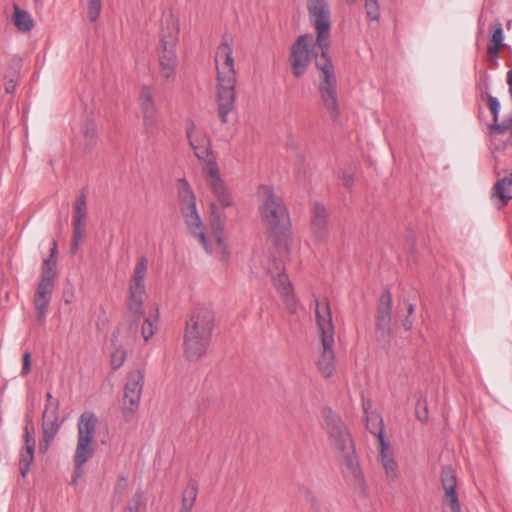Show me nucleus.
I'll list each match as a JSON object with an SVG mask.
<instances>
[{
    "label": "nucleus",
    "mask_w": 512,
    "mask_h": 512,
    "mask_svg": "<svg viewBox=\"0 0 512 512\" xmlns=\"http://www.w3.org/2000/svg\"><path fill=\"white\" fill-rule=\"evenodd\" d=\"M176 190L180 211L191 235L198 240L207 254L215 256L219 262L227 266L231 251L224 237L225 225L216 204H210L213 237L209 239L204 232V225L196 207V197L188 181L185 178L178 179Z\"/></svg>",
    "instance_id": "1"
},
{
    "label": "nucleus",
    "mask_w": 512,
    "mask_h": 512,
    "mask_svg": "<svg viewBox=\"0 0 512 512\" xmlns=\"http://www.w3.org/2000/svg\"><path fill=\"white\" fill-rule=\"evenodd\" d=\"M308 17L316 32L300 35L291 48L290 65L295 77L302 76L311 61L312 56H328L331 38V10L326 0H308Z\"/></svg>",
    "instance_id": "2"
},
{
    "label": "nucleus",
    "mask_w": 512,
    "mask_h": 512,
    "mask_svg": "<svg viewBox=\"0 0 512 512\" xmlns=\"http://www.w3.org/2000/svg\"><path fill=\"white\" fill-rule=\"evenodd\" d=\"M148 271V261L145 257H140L135 265L131 282L129 285V301L128 308L135 315V319L130 322L127 332L136 338L139 328H141V336L145 342H148L158 329V309H154L141 323L140 319L143 315V303L146 297L145 277Z\"/></svg>",
    "instance_id": "3"
},
{
    "label": "nucleus",
    "mask_w": 512,
    "mask_h": 512,
    "mask_svg": "<svg viewBox=\"0 0 512 512\" xmlns=\"http://www.w3.org/2000/svg\"><path fill=\"white\" fill-rule=\"evenodd\" d=\"M324 428L329 441L343 466L345 477L357 482L361 480V470L355 453V445L351 433L340 416L332 410L323 412Z\"/></svg>",
    "instance_id": "4"
},
{
    "label": "nucleus",
    "mask_w": 512,
    "mask_h": 512,
    "mask_svg": "<svg viewBox=\"0 0 512 512\" xmlns=\"http://www.w3.org/2000/svg\"><path fill=\"white\" fill-rule=\"evenodd\" d=\"M215 64L219 117L222 123H226L228 114L235 106V86L237 83L233 48L227 41H222L218 46L215 54Z\"/></svg>",
    "instance_id": "5"
},
{
    "label": "nucleus",
    "mask_w": 512,
    "mask_h": 512,
    "mask_svg": "<svg viewBox=\"0 0 512 512\" xmlns=\"http://www.w3.org/2000/svg\"><path fill=\"white\" fill-rule=\"evenodd\" d=\"M258 193L262 200L259 207L262 223L271 234H283L289 227V214L282 199L269 186H260Z\"/></svg>",
    "instance_id": "6"
},
{
    "label": "nucleus",
    "mask_w": 512,
    "mask_h": 512,
    "mask_svg": "<svg viewBox=\"0 0 512 512\" xmlns=\"http://www.w3.org/2000/svg\"><path fill=\"white\" fill-rule=\"evenodd\" d=\"M178 41V22L173 18L167 19L161 31L158 47L159 73L166 81H174L176 77L178 67L176 48Z\"/></svg>",
    "instance_id": "7"
},
{
    "label": "nucleus",
    "mask_w": 512,
    "mask_h": 512,
    "mask_svg": "<svg viewBox=\"0 0 512 512\" xmlns=\"http://www.w3.org/2000/svg\"><path fill=\"white\" fill-rule=\"evenodd\" d=\"M98 425L97 416L91 411H85L79 417L77 423V445L74 453V464L77 477L82 474L84 464L94 453L93 441Z\"/></svg>",
    "instance_id": "8"
},
{
    "label": "nucleus",
    "mask_w": 512,
    "mask_h": 512,
    "mask_svg": "<svg viewBox=\"0 0 512 512\" xmlns=\"http://www.w3.org/2000/svg\"><path fill=\"white\" fill-rule=\"evenodd\" d=\"M315 58L316 67L320 71L318 90L321 101L330 116L335 120L339 115V105L334 66L328 56H319L315 53Z\"/></svg>",
    "instance_id": "9"
},
{
    "label": "nucleus",
    "mask_w": 512,
    "mask_h": 512,
    "mask_svg": "<svg viewBox=\"0 0 512 512\" xmlns=\"http://www.w3.org/2000/svg\"><path fill=\"white\" fill-rule=\"evenodd\" d=\"M268 274L271 276L274 287L282 297L287 310L290 313L297 311V299L293 292V287L285 274L284 266L281 261L273 260L267 268Z\"/></svg>",
    "instance_id": "10"
},
{
    "label": "nucleus",
    "mask_w": 512,
    "mask_h": 512,
    "mask_svg": "<svg viewBox=\"0 0 512 512\" xmlns=\"http://www.w3.org/2000/svg\"><path fill=\"white\" fill-rule=\"evenodd\" d=\"M144 385V373L137 369L127 375L123 396V416L129 420L138 409Z\"/></svg>",
    "instance_id": "11"
},
{
    "label": "nucleus",
    "mask_w": 512,
    "mask_h": 512,
    "mask_svg": "<svg viewBox=\"0 0 512 512\" xmlns=\"http://www.w3.org/2000/svg\"><path fill=\"white\" fill-rule=\"evenodd\" d=\"M204 174L206 184L219 204L223 207H231L234 204V199L221 178L215 161H208L204 167Z\"/></svg>",
    "instance_id": "12"
},
{
    "label": "nucleus",
    "mask_w": 512,
    "mask_h": 512,
    "mask_svg": "<svg viewBox=\"0 0 512 512\" xmlns=\"http://www.w3.org/2000/svg\"><path fill=\"white\" fill-rule=\"evenodd\" d=\"M441 483L444 490V497L442 500L443 511L462 512L458 495L456 493L457 477L452 467L445 466L442 468Z\"/></svg>",
    "instance_id": "13"
},
{
    "label": "nucleus",
    "mask_w": 512,
    "mask_h": 512,
    "mask_svg": "<svg viewBox=\"0 0 512 512\" xmlns=\"http://www.w3.org/2000/svg\"><path fill=\"white\" fill-rule=\"evenodd\" d=\"M186 134L189 144L199 160L206 162V164L208 161H214L210 139L202 128L197 127L190 121L186 125Z\"/></svg>",
    "instance_id": "14"
},
{
    "label": "nucleus",
    "mask_w": 512,
    "mask_h": 512,
    "mask_svg": "<svg viewBox=\"0 0 512 512\" xmlns=\"http://www.w3.org/2000/svg\"><path fill=\"white\" fill-rule=\"evenodd\" d=\"M214 329V312L205 306L196 307L186 322L187 332L212 337Z\"/></svg>",
    "instance_id": "15"
},
{
    "label": "nucleus",
    "mask_w": 512,
    "mask_h": 512,
    "mask_svg": "<svg viewBox=\"0 0 512 512\" xmlns=\"http://www.w3.org/2000/svg\"><path fill=\"white\" fill-rule=\"evenodd\" d=\"M139 105L143 124L147 131L155 128L157 124L158 108L154 100L153 89L150 86H143L139 95Z\"/></svg>",
    "instance_id": "16"
},
{
    "label": "nucleus",
    "mask_w": 512,
    "mask_h": 512,
    "mask_svg": "<svg viewBox=\"0 0 512 512\" xmlns=\"http://www.w3.org/2000/svg\"><path fill=\"white\" fill-rule=\"evenodd\" d=\"M55 281L40 279L33 298L37 321L42 324L47 316L48 307L52 299Z\"/></svg>",
    "instance_id": "17"
},
{
    "label": "nucleus",
    "mask_w": 512,
    "mask_h": 512,
    "mask_svg": "<svg viewBox=\"0 0 512 512\" xmlns=\"http://www.w3.org/2000/svg\"><path fill=\"white\" fill-rule=\"evenodd\" d=\"M210 342L211 336L185 331L183 347L186 359L189 361H197L200 359L206 354Z\"/></svg>",
    "instance_id": "18"
},
{
    "label": "nucleus",
    "mask_w": 512,
    "mask_h": 512,
    "mask_svg": "<svg viewBox=\"0 0 512 512\" xmlns=\"http://www.w3.org/2000/svg\"><path fill=\"white\" fill-rule=\"evenodd\" d=\"M312 237L316 242H326L330 234L328 212L322 204L316 203L311 220Z\"/></svg>",
    "instance_id": "19"
},
{
    "label": "nucleus",
    "mask_w": 512,
    "mask_h": 512,
    "mask_svg": "<svg viewBox=\"0 0 512 512\" xmlns=\"http://www.w3.org/2000/svg\"><path fill=\"white\" fill-rule=\"evenodd\" d=\"M316 323L321 336V340L334 339V326L332 323V314L327 300L316 302Z\"/></svg>",
    "instance_id": "20"
},
{
    "label": "nucleus",
    "mask_w": 512,
    "mask_h": 512,
    "mask_svg": "<svg viewBox=\"0 0 512 512\" xmlns=\"http://www.w3.org/2000/svg\"><path fill=\"white\" fill-rule=\"evenodd\" d=\"M378 460L385 472L387 480H396L398 477V464L395 460L393 449L382 435H380Z\"/></svg>",
    "instance_id": "21"
},
{
    "label": "nucleus",
    "mask_w": 512,
    "mask_h": 512,
    "mask_svg": "<svg viewBox=\"0 0 512 512\" xmlns=\"http://www.w3.org/2000/svg\"><path fill=\"white\" fill-rule=\"evenodd\" d=\"M60 428L58 413L43 412L42 431L43 438L39 443V451L46 453L51 442L55 438Z\"/></svg>",
    "instance_id": "22"
},
{
    "label": "nucleus",
    "mask_w": 512,
    "mask_h": 512,
    "mask_svg": "<svg viewBox=\"0 0 512 512\" xmlns=\"http://www.w3.org/2000/svg\"><path fill=\"white\" fill-rule=\"evenodd\" d=\"M335 340H321L322 350L320 352L317 367L319 372L324 378H330L335 371V354H334Z\"/></svg>",
    "instance_id": "23"
},
{
    "label": "nucleus",
    "mask_w": 512,
    "mask_h": 512,
    "mask_svg": "<svg viewBox=\"0 0 512 512\" xmlns=\"http://www.w3.org/2000/svg\"><path fill=\"white\" fill-rule=\"evenodd\" d=\"M392 313V296L386 290L380 297L376 316V326L378 329H389Z\"/></svg>",
    "instance_id": "24"
},
{
    "label": "nucleus",
    "mask_w": 512,
    "mask_h": 512,
    "mask_svg": "<svg viewBox=\"0 0 512 512\" xmlns=\"http://www.w3.org/2000/svg\"><path fill=\"white\" fill-rule=\"evenodd\" d=\"M481 99L487 100V105L489 109L491 110V113L493 115V123L489 125V129L494 134H502L506 131V127L503 125L498 124V118H499V111H500V103L498 99L491 94H489L487 91H482L480 95Z\"/></svg>",
    "instance_id": "25"
},
{
    "label": "nucleus",
    "mask_w": 512,
    "mask_h": 512,
    "mask_svg": "<svg viewBox=\"0 0 512 512\" xmlns=\"http://www.w3.org/2000/svg\"><path fill=\"white\" fill-rule=\"evenodd\" d=\"M512 189V170L508 173L507 176L499 179L493 189L492 196L498 197L501 200L502 207L506 206L508 202L512 199V195L510 194Z\"/></svg>",
    "instance_id": "26"
},
{
    "label": "nucleus",
    "mask_w": 512,
    "mask_h": 512,
    "mask_svg": "<svg viewBox=\"0 0 512 512\" xmlns=\"http://www.w3.org/2000/svg\"><path fill=\"white\" fill-rule=\"evenodd\" d=\"M371 407L370 403H363V410L366 415V427L367 429L374 435L377 436L378 442L380 443V435L384 436V425L382 417L376 412H368V409Z\"/></svg>",
    "instance_id": "27"
},
{
    "label": "nucleus",
    "mask_w": 512,
    "mask_h": 512,
    "mask_svg": "<svg viewBox=\"0 0 512 512\" xmlns=\"http://www.w3.org/2000/svg\"><path fill=\"white\" fill-rule=\"evenodd\" d=\"M13 9V23L16 28L24 33L30 32L34 27V20L31 15L27 11L22 10L17 4H14Z\"/></svg>",
    "instance_id": "28"
},
{
    "label": "nucleus",
    "mask_w": 512,
    "mask_h": 512,
    "mask_svg": "<svg viewBox=\"0 0 512 512\" xmlns=\"http://www.w3.org/2000/svg\"><path fill=\"white\" fill-rule=\"evenodd\" d=\"M491 30L492 35L488 45V53L490 56L497 58L499 56V50L503 46L504 35L502 24L499 21L495 22Z\"/></svg>",
    "instance_id": "29"
},
{
    "label": "nucleus",
    "mask_w": 512,
    "mask_h": 512,
    "mask_svg": "<svg viewBox=\"0 0 512 512\" xmlns=\"http://www.w3.org/2000/svg\"><path fill=\"white\" fill-rule=\"evenodd\" d=\"M197 485L190 482L183 491L181 512H190L197 497Z\"/></svg>",
    "instance_id": "30"
},
{
    "label": "nucleus",
    "mask_w": 512,
    "mask_h": 512,
    "mask_svg": "<svg viewBox=\"0 0 512 512\" xmlns=\"http://www.w3.org/2000/svg\"><path fill=\"white\" fill-rule=\"evenodd\" d=\"M34 450L35 447H31V445L24 446V448L20 451L19 456V469L22 477H26L29 473L30 466L34 460Z\"/></svg>",
    "instance_id": "31"
},
{
    "label": "nucleus",
    "mask_w": 512,
    "mask_h": 512,
    "mask_svg": "<svg viewBox=\"0 0 512 512\" xmlns=\"http://www.w3.org/2000/svg\"><path fill=\"white\" fill-rule=\"evenodd\" d=\"M87 218V203L84 193H81L75 202V212L73 216V223H86Z\"/></svg>",
    "instance_id": "32"
},
{
    "label": "nucleus",
    "mask_w": 512,
    "mask_h": 512,
    "mask_svg": "<svg viewBox=\"0 0 512 512\" xmlns=\"http://www.w3.org/2000/svg\"><path fill=\"white\" fill-rule=\"evenodd\" d=\"M86 148L90 149L96 144L97 129L91 120H86L82 127Z\"/></svg>",
    "instance_id": "33"
},
{
    "label": "nucleus",
    "mask_w": 512,
    "mask_h": 512,
    "mask_svg": "<svg viewBox=\"0 0 512 512\" xmlns=\"http://www.w3.org/2000/svg\"><path fill=\"white\" fill-rule=\"evenodd\" d=\"M86 223H73V238L71 244V253L76 254L80 243L85 235Z\"/></svg>",
    "instance_id": "34"
},
{
    "label": "nucleus",
    "mask_w": 512,
    "mask_h": 512,
    "mask_svg": "<svg viewBox=\"0 0 512 512\" xmlns=\"http://www.w3.org/2000/svg\"><path fill=\"white\" fill-rule=\"evenodd\" d=\"M56 259L48 258L43 261L42 272L40 279L55 281L56 272Z\"/></svg>",
    "instance_id": "35"
},
{
    "label": "nucleus",
    "mask_w": 512,
    "mask_h": 512,
    "mask_svg": "<svg viewBox=\"0 0 512 512\" xmlns=\"http://www.w3.org/2000/svg\"><path fill=\"white\" fill-rule=\"evenodd\" d=\"M126 351L121 346H116L114 351L111 353L110 364L113 370L119 369L126 360Z\"/></svg>",
    "instance_id": "36"
},
{
    "label": "nucleus",
    "mask_w": 512,
    "mask_h": 512,
    "mask_svg": "<svg viewBox=\"0 0 512 512\" xmlns=\"http://www.w3.org/2000/svg\"><path fill=\"white\" fill-rule=\"evenodd\" d=\"M127 512H146L143 496L140 492H136L133 495L128 504Z\"/></svg>",
    "instance_id": "37"
},
{
    "label": "nucleus",
    "mask_w": 512,
    "mask_h": 512,
    "mask_svg": "<svg viewBox=\"0 0 512 512\" xmlns=\"http://www.w3.org/2000/svg\"><path fill=\"white\" fill-rule=\"evenodd\" d=\"M102 9L101 0H88L87 14L91 22L98 20Z\"/></svg>",
    "instance_id": "38"
},
{
    "label": "nucleus",
    "mask_w": 512,
    "mask_h": 512,
    "mask_svg": "<svg viewBox=\"0 0 512 512\" xmlns=\"http://www.w3.org/2000/svg\"><path fill=\"white\" fill-rule=\"evenodd\" d=\"M365 10L370 20L375 21L379 19L380 9L377 0H365Z\"/></svg>",
    "instance_id": "39"
},
{
    "label": "nucleus",
    "mask_w": 512,
    "mask_h": 512,
    "mask_svg": "<svg viewBox=\"0 0 512 512\" xmlns=\"http://www.w3.org/2000/svg\"><path fill=\"white\" fill-rule=\"evenodd\" d=\"M46 401H47V403L45 405L44 412L58 413L59 402H58V400L53 398V396L50 392L46 393Z\"/></svg>",
    "instance_id": "40"
},
{
    "label": "nucleus",
    "mask_w": 512,
    "mask_h": 512,
    "mask_svg": "<svg viewBox=\"0 0 512 512\" xmlns=\"http://www.w3.org/2000/svg\"><path fill=\"white\" fill-rule=\"evenodd\" d=\"M30 369H31V353L27 351L23 354V365H22L21 374L24 376L27 375L30 372Z\"/></svg>",
    "instance_id": "41"
},
{
    "label": "nucleus",
    "mask_w": 512,
    "mask_h": 512,
    "mask_svg": "<svg viewBox=\"0 0 512 512\" xmlns=\"http://www.w3.org/2000/svg\"><path fill=\"white\" fill-rule=\"evenodd\" d=\"M24 439H25V446L29 447V445H31V447H35V439L32 436L29 425L25 426Z\"/></svg>",
    "instance_id": "42"
},
{
    "label": "nucleus",
    "mask_w": 512,
    "mask_h": 512,
    "mask_svg": "<svg viewBox=\"0 0 512 512\" xmlns=\"http://www.w3.org/2000/svg\"><path fill=\"white\" fill-rule=\"evenodd\" d=\"M419 407H420V403H419V404H418V406H417L416 416H417V418H418L420 421H422V422H426V421H427V418H428V416H427V408H426V406L424 405V406H423V412H420V411H419Z\"/></svg>",
    "instance_id": "43"
},
{
    "label": "nucleus",
    "mask_w": 512,
    "mask_h": 512,
    "mask_svg": "<svg viewBox=\"0 0 512 512\" xmlns=\"http://www.w3.org/2000/svg\"><path fill=\"white\" fill-rule=\"evenodd\" d=\"M342 182L345 187H351L353 184V176L351 174H344L342 177Z\"/></svg>",
    "instance_id": "44"
},
{
    "label": "nucleus",
    "mask_w": 512,
    "mask_h": 512,
    "mask_svg": "<svg viewBox=\"0 0 512 512\" xmlns=\"http://www.w3.org/2000/svg\"><path fill=\"white\" fill-rule=\"evenodd\" d=\"M403 326L406 330H410L413 326V320L411 317L407 316L403 321Z\"/></svg>",
    "instance_id": "45"
},
{
    "label": "nucleus",
    "mask_w": 512,
    "mask_h": 512,
    "mask_svg": "<svg viewBox=\"0 0 512 512\" xmlns=\"http://www.w3.org/2000/svg\"><path fill=\"white\" fill-rule=\"evenodd\" d=\"M56 253H57V243L54 241L53 244H52V248L50 250V257L49 258H54L55 259Z\"/></svg>",
    "instance_id": "46"
},
{
    "label": "nucleus",
    "mask_w": 512,
    "mask_h": 512,
    "mask_svg": "<svg viewBox=\"0 0 512 512\" xmlns=\"http://www.w3.org/2000/svg\"><path fill=\"white\" fill-rule=\"evenodd\" d=\"M14 89H15V85L12 83V81L9 82L8 84H6V86H5V91L7 93H12L14 91Z\"/></svg>",
    "instance_id": "47"
},
{
    "label": "nucleus",
    "mask_w": 512,
    "mask_h": 512,
    "mask_svg": "<svg viewBox=\"0 0 512 512\" xmlns=\"http://www.w3.org/2000/svg\"><path fill=\"white\" fill-rule=\"evenodd\" d=\"M414 313V305L409 304L408 305V316L411 317V315Z\"/></svg>",
    "instance_id": "48"
},
{
    "label": "nucleus",
    "mask_w": 512,
    "mask_h": 512,
    "mask_svg": "<svg viewBox=\"0 0 512 512\" xmlns=\"http://www.w3.org/2000/svg\"><path fill=\"white\" fill-rule=\"evenodd\" d=\"M487 79H488V76H487V75H485V81H484V84H483V85H484V87H485V89H487V88H488V81H487Z\"/></svg>",
    "instance_id": "49"
},
{
    "label": "nucleus",
    "mask_w": 512,
    "mask_h": 512,
    "mask_svg": "<svg viewBox=\"0 0 512 512\" xmlns=\"http://www.w3.org/2000/svg\"><path fill=\"white\" fill-rule=\"evenodd\" d=\"M348 3L353 4L356 2V0H347Z\"/></svg>",
    "instance_id": "50"
},
{
    "label": "nucleus",
    "mask_w": 512,
    "mask_h": 512,
    "mask_svg": "<svg viewBox=\"0 0 512 512\" xmlns=\"http://www.w3.org/2000/svg\"><path fill=\"white\" fill-rule=\"evenodd\" d=\"M112 341H113V344L115 345L116 335H113V339H112Z\"/></svg>",
    "instance_id": "51"
},
{
    "label": "nucleus",
    "mask_w": 512,
    "mask_h": 512,
    "mask_svg": "<svg viewBox=\"0 0 512 512\" xmlns=\"http://www.w3.org/2000/svg\"><path fill=\"white\" fill-rule=\"evenodd\" d=\"M39 0H35V2H38Z\"/></svg>",
    "instance_id": "52"
}]
</instances>
